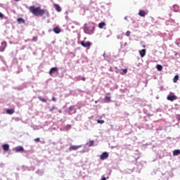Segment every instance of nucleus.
<instances>
[{"instance_id":"7ed1b4c3","label":"nucleus","mask_w":180,"mask_h":180,"mask_svg":"<svg viewBox=\"0 0 180 180\" xmlns=\"http://www.w3.org/2000/svg\"><path fill=\"white\" fill-rule=\"evenodd\" d=\"M81 147H82V146H71L69 148V151H75L77 150H78V148H81Z\"/></svg>"},{"instance_id":"423d86ee","label":"nucleus","mask_w":180,"mask_h":180,"mask_svg":"<svg viewBox=\"0 0 180 180\" xmlns=\"http://www.w3.org/2000/svg\"><path fill=\"white\" fill-rule=\"evenodd\" d=\"M167 101H170L171 102H174V101H176L178 99V97L176 96H168L167 97Z\"/></svg>"},{"instance_id":"a878e982","label":"nucleus","mask_w":180,"mask_h":180,"mask_svg":"<svg viewBox=\"0 0 180 180\" xmlns=\"http://www.w3.org/2000/svg\"><path fill=\"white\" fill-rule=\"evenodd\" d=\"M130 34H131V32L130 31H127L126 32V36H127V37H130Z\"/></svg>"},{"instance_id":"412c9836","label":"nucleus","mask_w":180,"mask_h":180,"mask_svg":"<svg viewBox=\"0 0 180 180\" xmlns=\"http://www.w3.org/2000/svg\"><path fill=\"white\" fill-rule=\"evenodd\" d=\"M178 79H179V75H176L174 77V79H173V82H174V83H176V82H178Z\"/></svg>"},{"instance_id":"f03ea898","label":"nucleus","mask_w":180,"mask_h":180,"mask_svg":"<svg viewBox=\"0 0 180 180\" xmlns=\"http://www.w3.org/2000/svg\"><path fill=\"white\" fill-rule=\"evenodd\" d=\"M84 32L86 34H93L95 32V24L94 22H89L84 25Z\"/></svg>"},{"instance_id":"393cba45","label":"nucleus","mask_w":180,"mask_h":180,"mask_svg":"<svg viewBox=\"0 0 180 180\" xmlns=\"http://www.w3.org/2000/svg\"><path fill=\"white\" fill-rule=\"evenodd\" d=\"M97 123H100L101 124H103V123H105V120H98Z\"/></svg>"},{"instance_id":"9b49d317","label":"nucleus","mask_w":180,"mask_h":180,"mask_svg":"<svg viewBox=\"0 0 180 180\" xmlns=\"http://www.w3.org/2000/svg\"><path fill=\"white\" fill-rule=\"evenodd\" d=\"M53 32H54V33H56V34H58V33H61V28H60L58 27H56L53 29Z\"/></svg>"},{"instance_id":"e433bc0d","label":"nucleus","mask_w":180,"mask_h":180,"mask_svg":"<svg viewBox=\"0 0 180 180\" xmlns=\"http://www.w3.org/2000/svg\"><path fill=\"white\" fill-rule=\"evenodd\" d=\"M69 129H71V125H69Z\"/></svg>"},{"instance_id":"aec40b11","label":"nucleus","mask_w":180,"mask_h":180,"mask_svg":"<svg viewBox=\"0 0 180 180\" xmlns=\"http://www.w3.org/2000/svg\"><path fill=\"white\" fill-rule=\"evenodd\" d=\"M38 99H39V101H41V102H44V103L47 102V100H46V98L41 97V96H39V97H38Z\"/></svg>"},{"instance_id":"c756f323","label":"nucleus","mask_w":180,"mask_h":180,"mask_svg":"<svg viewBox=\"0 0 180 180\" xmlns=\"http://www.w3.org/2000/svg\"><path fill=\"white\" fill-rule=\"evenodd\" d=\"M37 40V37H34L32 38V41H36Z\"/></svg>"},{"instance_id":"c85d7f7f","label":"nucleus","mask_w":180,"mask_h":180,"mask_svg":"<svg viewBox=\"0 0 180 180\" xmlns=\"http://www.w3.org/2000/svg\"><path fill=\"white\" fill-rule=\"evenodd\" d=\"M0 18L1 19H4V18H5V15L2 13H0Z\"/></svg>"},{"instance_id":"6ab92c4d","label":"nucleus","mask_w":180,"mask_h":180,"mask_svg":"<svg viewBox=\"0 0 180 180\" xmlns=\"http://www.w3.org/2000/svg\"><path fill=\"white\" fill-rule=\"evenodd\" d=\"M179 154H180V150H175L173 151L174 157H176V155H179Z\"/></svg>"},{"instance_id":"f704fd0d","label":"nucleus","mask_w":180,"mask_h":180,"mask_svg":"<svg viewBox=\"0 0 180 180\" xmlns=\"http://www.w3.org/2000/svg\"><path fill=\"white\" fill-rule=\"evenodd\" d=\"M101 180H106L105 177H102Z\"/></svg>"},{"instance_id":"0eeeda50","label":"nucleus","mask_w":180,"mask_h":180,"mask_svg":"<svg viewBox=\"0 0 180 180\" xmlns=\"http://www.w3.org/2000/svg\"><path fill=\"white\" fill-rule=\"evenodd\" d=\"M54 72H58V68H52L49 71V75H53Z\"/></svg>"},{"instance_id":"dca6fc26","label":"nucleus","mask_w":180,"mask_h":180,"mask_svg":"<svg viewBox=\"0 0 180 180\" xmlns=\"http://www.w3.org/2000/svg\"><path fill=\"white\" fill-rule=\"evenodd\" d=\"M139 16H141V18H144V16H146V11L141 10L139 12Z\"/></svg>"},{"instance_id":"f3484780","label":"nucleus","mask_w":180,"mask_h":180,"mask_svg":"<svg viewBox=\"0 0 180 180\" xmlns=\"http://www.w3.org/2000/svg\"><path fill=\"white\" fill-rule=\"evenodd\" d=\"M139 54L141 56V57H144L146 56V49H142L141 51H139Z\"/></svg>"},{"instance_id":"72a5a7b5","label":"nucleus","mask_w":180,"mask_h":180,"mask_svg":"<svg viewBox=\"0 0 180 180\" xmlns=\"http://www.w3.org/2000/svg\"><path fill=\"white\" fill-rule=\"evenodd\" d=\"M177 120H180V115H178V116H177Z\"/></svg>"},{"instance_id":"6e6552de","label":"nucleus","mask_w":180,"mask_h":180,"mask_svg":"<svg viewBox=\"0 0 180 180\" xmlns=\"http://www.w3.org/2000/svg\"><path fill=\"white\" fill-rule=\"evenodd\" d=\"M5 49H6V41H3L0 46V51H5Z\"/></svg>"},{"instance_id":"473e14b6","label":"nucleus","mask_w":180,"mask_h":180,"mask_svg":"<svg viewBox=\"0 0 180 180\" xmlns=\"http://www.w3.org/2000/svg\"><path fill=\"white\" fill-rule=\"evenodd\" d=\"M52 101H53V102H56V101H57V99H56V98L53 97V98H52Z\"/></svg>"},{"instance_id":"4be33fe9","label":"nucleus","mask_w":180,"mask_h":180,"mask_svg":"<svg viewBox=\"0 0 180 180\" xmlns=\"http://www.w3.org/2000/svg\"><path fill=\"white\" fill-rule=\"evenodd\" d=\"M18 22L20 23V24H22V23H25V20L23 18H18Z\"/></svg>"},{"instance_id":"a211bd4d","label":"nucleus","mask_w":180,"mask_h":180,"mask_svg":"<svg viewBox=\"0 0 180 180\" xmlns=\"http://www.w3.org/2000/svg\"><path fill=\"white\" fill-rule=\"evenodd\" d=\"M104 26H106V23L105 22H102L98 24V27L100 29H103Z\"/></svg>"},{"instance_id":"2eb2a0df","label":"nucleus","mask_w":180,"mask_h":180,"mask_svg":"<svg viewBox=\"0 0 180 180\" xmlns=\"http://www.w3.org/2000/svg\"><path fill=\"white\" fill-rule=\"evenodd\" d=\"M120 74H121V75H125V74H127V69L120 70Z\"/></svg>"},{"instance_id":"f257e3e1","label":"nucleus","mask_w":180,"mask_h":180,"mask_svg":"<svg viewBox=\"0 0 180 180\" xmlns=\"http://www.w3.org/2000/svg\"><path fill=\"white\" fill-rule=\"evenodd\" d=\"M29 11L34 16H44L46 15V10L42 9L41 7L31 6L29 7Z\"/></svg>"},{"instance_id":"5701e85b","label":"nucleus","mask_w":180,"mask_h":180,"mask_svg":"<svg viewBox=\"0 0 180 180\" xmlns=\"http://www.w3.org/2000/svg\"><path fill=\"white\" fill-rule=\"evenodd\" d=\"M157 70H158V71H162V65H157Z\"/></svg>"},{"instance_id":"58836bf2","label":"nucleus","mask_w":180,"mask_h":180,"mask_svg":"<svg viewBox=\"0 0 180 180\" xmlns=\"http://www.w3.org/2000/svg\"><path fill=\"white\" fill-rule=\"evenodd\" d=\"M124 19H127V17H125Z\"/></svg>"},{"instance_id":"c9c22d12","label":"nucleus","mask_w":180,"mask_h":180,"mask_svg":"<svg viewBox=\"0 0 180 180\" xmlns=\"http://www.w3.org/2000/svg\"><path fill=\"white\" fill-rule=\"evenodd\" d=\"M15 1H16L17 2H19V1H20V0H15Z\"/></svg>"},{"instance_id":"39448f33","label":"nucleus","mask_w":180,"mask_h":180,"mask_svg":"<svg viewBox=\"0 0 180 180\" xmlns=\"http://www.w3.org/2000/svg\"><path fill=\"white\" fill-rule=\"evenodd\" d=\"M81 45L83 47H91V46H92V43H91L90 41L85 42V41H82L81 42Z\"/></svg>"},{"instance_id":"9d476101","label":"nucleus","mask_w":180,"mask_h":180,"mask_svg":"<svg viewBox=\"0 0 180 180\" xmlns=\"http://www.w3.org/2000/svg\"><path fill=\"white\" fill-rule=\"evenodd\" d=\"M15 151H16V153H20L25 151V149L22 146H17L15 148Z\"/></svg>"},{"instance_id":"f8f14e48","label":"nucleus","mask_w":180,"mask_h":180,"mask_svg":"<svg viewBox=\"0 0 180 180\" xmlns=\"http://www.w3.org/2000/svg\"><path fill=\"white\" fill-rule=\"evenodd\" d=\"M53 6H54L56 11H57V12H61V7L60 6V5L54 4Z\"/></svg>"},{"instance_id":"4c0bfd02","label":"nucleus","mask_w":180,"mask_h":180,"mask_svg":"<svg viewBox=\"0 0 180 180\" xmlns=\"http://www.w3.org/2000/svg\"><path fill=\"white\" fill-rule=\"evenodd\" d=\"M59 113H61V110H59Z\"/></svg>"},{"instance_id":"ddd939ff","label":"nucleus","mask_w":180,"mask_h":180,"mask_svg":"<svg viewBox=\"0 0 180 180\" xmlns=\"http://www.w3.org/2000/svg\"><path fill=\"white\" fill-rule=\"evenodd\" d=\"M6 113L7 115H13L15 113V109H7Z\"/></svg>"},{"instance_id":"b1692460","label":"nucleus","mask_w":180,"mask_h":180,"mask_svg":"<svg viewBox=\"0 0 180 180\" xmlns=\"http://www.w3.org/2000/svg\"><path fill=\"white\" fill-rule=\"evenodd\" d=\"M74 110V113H75V110L74 109V106L69 107V113H71Z\"/></svg>"},{"instance_id":"cd10ccee","label":"nucleus","mask_w":180,"mask_h":180,"mask_svg":"<svg viewBox=\"0 0 180 180\" xmlns=\"http://www.w3.org/2000/svg\"><path fill=\"white\" fill-rule=\"evenodd\" d=\"M34 141H36V143H40V138H36Z\"/></svg>"},{"instance_id":"1a4fd4ad","label":"nucleus","mask_w":180,"mask_h":180,"mask_svg":"<svg viewBox=\"0 0 180 180\" xmlns=\"http://www.w3.org/2000/svg\"><path fill=\"white\" fill-rule=\"evenodd\" d=\"M105 102H107L108 103H109V102H112L110 98V93L107 94V96H105Z\"/></svg>"},{"instance_id":"2f4dec72","label":"nucleus","mask_w":180,"mask_h":180,"mask_svg":"<svg viewBox=\"0 0 180 180\" xmlns=\"http://www.w3.org/2000/svg\"><path fill=\"white\" fill-rule=\"evenodd\" d=\"M82 81H85L86 80V78H85V77H81V79H80Z\"/></svg>"},{"instance_id":"bb28decb","label":"nucleus","mask_w":180,"mask_h":180,"mask_svg":"<svg viewBox=\"0 0 180 180\" xmlns=\"http://www.w3.org/2000/svg\"><path fill=\"white\" fill-rule=\"evenodd\" d=\"M94 143H95V142H94V141H91L89 142V147H92V146H94Z\"/></svg>"},{"instance_id":"4468645a","label":"nucleus","mask_w":180,"mask_h":180,"mask_svg":"<svg viewBox=\"0 0 180 180\" xmlns=\"http://www.w3.org/2000/svg\"><path fill=\"white\" fill-rule=\"evenodd\" d=\"M2 148L4 151H9V146L8 144L2 145Z\"/></svg>"},{"instance_id":"20e7f679","label":"nucleus","mask_w":180,"mask_h":180,"mask_svg":"<svg viewBox=\"0 0 180 180\" xmlns=\"http://www.w3.org/2000/svg\"><path fill=\"white\" fill-rule=\"evenodd\" d=\"M109 158V153H107V152H104L103 153L101 156H100V158L101 160H106L107 158Z\"/></svg>"},{"instance_id":"7c9ffc66","label":"nucleus","mask_w":180,"mask_h":180,"mask_svg":"<svg viewBox=\"0 0 180 180\" xmlns=\"http://www.w3.org/2000/svg\"><path fill=\"white\" fill-rule=\"evenodd\" d=\"M56 109L55 106H52V108L50 109V112H53V110Z\"/></svg>"}]
</instances>
